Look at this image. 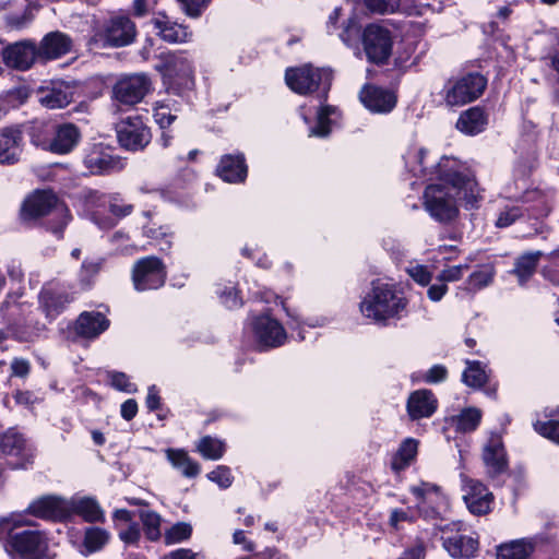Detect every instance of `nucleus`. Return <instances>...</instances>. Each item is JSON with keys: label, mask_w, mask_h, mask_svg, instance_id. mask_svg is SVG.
Returning a JSON list of instances; mask_svg holds the SVG:
<instances>
[{"label": "nucleus", "mask_w": 559, "mask_h": 559, "mask_svg": "<svg viewBox=\"0 0 559 559\" xmlns=\"http://www.w3.org/2000/svg\"><path fill=\"white\" fill-rule=\"evenodd\" d=\"M418 440L406 438L394 454L391 467L394 472H401L408 467L416 459L418 452Z\"/></svg>", "instance_id": "obj_35"}, {"label": "nucleus", "mask_w": 559, "mask_h": 559, "mask_svg": "<svg viewBox=\"0 0 559 559\" xmlns=\"http://www.w3.org/2000/svg\"><path fill=\"white\" fill-rule=\"evenodd\" d=\"M0 447L4 454L20 455L24 450L25 440L20 433L10 430L3 435Z\"/></svg>", "instance_id": "obj_47"}, {"label": "nucleus", "mask_w": 559, "mask_h": 559, "mask_svg": "<svg viewBox=\"0 0 559 559\" xmlns=\"http://www.w3.org/2000/svg\"><path fill=\"white\" fill-rule=\"evenodd\" d=\"M136 26L127 15H114L93 35L90 45L94 48L123 47L133 43Z\"/></svg>", "instance_id": "obj_6"}, {"label": "nucleus", "mask_w": 559, "mask_h": 559, "mask_svg": "<svg viewBox=\"0 0 559 559\" xmlns=\"http://www.w3.org/2000/svg\"><path fill=\"white\" fill-rule=\"evenodd\" d=\"M448 371L445 367L436 365L431 367L424 377V380L428 383H438L447 378Z\"/></svg>", "instance_id": "obj_60"}, {"label": "nucleus", "mask_w": 559, "mask_h": 559, "mask_svg": "<svg viewBox=\"0 0 559 559\" xmlns=\"http://www.w3.org/2000/svg\"><path fill=\"white\" fill-rule=\"evenodd\" d=\"M456 524L447 525L442 531V546L454 559H469L478 551V540L472 536L463 535L454 530Z\"/></svg>", "instance_id": "obj_14"}, {"label": "nucleus", "mask_w": 559, "mask_h": 559, "mask_svg": "<svg viewBox=\"0 0 559 559\" xmlns=\"http://www.w3.org/2000/svg\"><path fill=\"white\" fill-rule=\"evenodd\" d=\"M285 80L292 91L305 95L314 92L321 84L324 90H328L331 83V72L306 64L287 69Z\"/></svg>", "instance_id": "obj_8"}, {"label": "nucleus", "mask_w": 559, "mask_h": 559, "mask_svg": "<svg viewBox=\"0 0 559 559\" xmlns=\"http://www.w3.org/2000/svg\"><path fill=\"white\" fill-rule=\"evenodd\" d=\"M483 461L490 477L504 473L508 460L502 439L499 435H491L483 449Z\"/></svg>", "instance_id": "obj_18"}, {"label": "nucleus", "mask_w": 559, "mask_h": 559, "mask_svg": "<svg viewBox=\"0 0 559 559\" xmlns=\"http://www.w3.org/2000/svg\"><path fill=\"white\" fill-rule=\"evenodd\" d=\"M407 300L394 284L376 281L360 302L361 314L379 324L400 320L406 312Z\"/></svg>", "instance_id": "obj_2"}, {"label": "nucleus", "mask_w": 559, "mask_h": 559, "mask_svg": "<svg viewBox=\"0 0 559 559\" xmlns=\"http://www.w3.org/2000/svg\"><path fill=\"white\" fill-rule=\"evenodd\" d=\"M166 280L165 265L156 257H146L138 260L132 269V281L138 292L157 289Z\"/></svg>", "instance_id": "obj_9"}, {"label": "nucleus", "mask_w": 559, "mask_h": 559, "mask_svg": "<svg viewBox=\"0 0 559 559\" xmlns=\"http://www.w3.org/2000/svg\"><path fill=\"white\" fill-rule=\"evenodd\" d=\"M26 513L38 519L60 521L69 516L68 499L59 496H43L34 500Z\"/></svg>", "instance_id": "obj_17"}, {"label": "nucleus", "mask_w": 559, "mask_h": 559, "mask_svg": "<svg viewBox=\"0 0 559 559\" xmlns=\"http://www.w3.org/2000/svg\"><path fill=\"white\" fill-rule=\"evenodd\" d=\"M140 519L144 525L145 534L148 539L151 540H157L162 533H160V522L162 519L159 514H157L154 511H142L140 513Z\"/></svg>", "instance_id": "obj_48"}, {"label": "nucleus", "mask_w": 559, "mask_h": 559, "mask_svg": "<svg viewBox=\"0 0 559 559\" xmlns=\"http://www.w3.org/2000/svg\"><path fill=\"white\" fill-rule=\"evenodd\" d=\"M414 516L406 510L394 509L391 511L389 523L390 525L399 530L402 522H413Z\"/></svg>", "instance_id": "obj_58"}, {"label": "nucleus", "mask_w": 559, "mask_h": 559, "mask_svg": "<svg viewBox=\"0 0 559 559\" xmlns=\"http://www.w3.org/2000/svg\"><path fill=\"white\" fill-rule=\"evenodd\" d=\"M80 136L79 129L72 123L40 124L34 128L32 142L52 153L67 154L76 146Z\"/></svg>", "instance_id": "obj_5"}, {"label": "nucleus", "mask_w": 559, "mask_h": 559, "mask_svg": "<svg viewBox=\"0 0 559 559\" xmlns=\"http://www.w3.org/2000/svg\"><path fill=\"white\" fill-rule=\"evenodd\" d=\"M427 155L424 148L408 153L406 166L415 177L439 181L426 188L424 207L433 219L448 223L457 216L459 201L474 205L479 195L478 185L469 169L456 158L443 156L429 169Z\"/></svg>", "instance_id": "obj_1"}, {"label": "nucleus", "mask_w": 559, "mask_h": 559, "mask_svg": "<svg viewBox=\"0 0 559 559\" xmlns=\"http://www.w3.org/2000/svg\"><path fill=\"white\" fill-rule=\"evenodd\" d=\"M362 44L370 62L383 63L391 55L392 38L390 32L378 24H370L365 28Z\"/></svg>", "instance_id": "obj_11"}, {"label": "nucleus", "mask_w": 559, "mask_h": 559, "mask_svg": "<svg viewBox=\"0 0 559 559\" xmlns=\"http://www.w3.org/2000/svg\"><path fill=\"white\" fill-rule=\"evenodd\" d=\"M544 255L543 252L526 253L521 255L514 267V273L519 277V283L523 285L535 272L538 259Z\"/></svg>", "instance_id": "obj_39"}, {"label": "nucleus", "mask_w": 559, "mask_h": 559, "mask_svg": "<svg viewBox=\"0 0 559 559\" xmlns=\"http://www.w3.org/2000/svg\"><path fill=\"white\" fill-rule=\"evenodd\" d=\"M163 63L157 68L165 71L168 76H191L193 69L191 62L182 53L164 55Z\"/></svg>", "instance_id": "obj_34"}, {"label": "nucleus", "mask_w": 559, "mask_h": 559, "mask_svg": "<svg viewBox=\"0 0 559 559\" xmlns=\"http://www.w3.org/2000/svg\"><path fill=\"white\" fill-rule=\"evenodd\" d=\"M495 270L491 265H485L480 270L473 272L466 281V289L471 292L487 287L493 280Z\"/></svg>", "instance_id": "obj_44"}, {"label": "nucleus", "mask_w": 559, "mask_h": 559, "mask_svg": "<svg viewBox=\"0 0 559 559\" xmlns=\"http://www.w3.org/2000/svg\"><path fill=\"white\" fill-rule=\"evenodd\" d=\"M534 427L539 435L559 444V420L538 421Z\"/></svg>", "instance_id": "obj_53"}, {"label": "nucleus", "mask_w": 559, "mask_h": 559, "mask_svg": "<svg viewBox=\"0 0 559 559\" xmlns=\"http://www.w3.org/2000/svg\"><path fill=\"white\" fill-rule=\"evenodd\" d=\"M463 499L468 510L477 515L486 514L490 510L492 493L479 480L462 476Z\"/></svg>", "instance_id": "obj_16"}, {"label": "nucleus", "mask_w": 559, "mask_h": 559, "mask_svg": "<svg viewBox=\"0 0 559 559\" xmlns=\"http://www.w3.org/2000/svg\"><path fill=\"white\" fill-rule=\"evenodd\" d=\"M84 163L90 171L96 175L111 174L124 167V163L120 157L97 150L91 152L85 157Z\"/></svg>", "instance_id": "obj_26"}, {"label": "nucleus", "mask_w": 559, "mask_h": 559, "mask_svg": "<svg viewBox=\"0 0 559 559\" xmlns=\"http://www.w3.org/2000/svg\"><path fill=\"white\" fill-rule=\"evenodd\" d=\"M11 371L14 377H26L29 372V362L22 358H15L11 362Z\"/></svg>", "instance_id": "obj_64"}, {"label": "nucleus", "mask_w": 559, "mask_h": 559, "mask_svg": "<svg viewBox=\"0 0 559 559\" xmlns=\"http://www.w3.org/2000/svg\"><path fill=\"white\" fill-rule=\"evenodd\" d=\"M69 516L80 515L90 523L104 522V510L95 498L92 497H72L68 499Z\"/></svg>", "instance_id": "obj_25"}, {"label": "nucleus", "mask_w": 559, "mask_h": 559, "mask_svg": "<svg viewBox=\"0 0 559 559\" xmlns=\"http://www.w3.org/2000/svg\"><path fill=\"white\" fill-rule=\"evenodd\" d=\"M523 212L530 217L539 218L548 215L550 212L549 198L538 189L525 191L519 199Z\"/></svg>", "instance_id": "obj_29"}, {"label": "nucleus", "mask_w": 559, "mask_h": 559, "mask_svg": "<svg viewBox=\"0 0 559 559\" xmlns=\"http://www.w3.org/2000/svg\"><path fill=\"white\" fill-rule=\"evenodd\" d=\"M49 214L58 218V225L50 226L52 233L61 235L70 221V214L68 207L60 203L52 192L46 190L36 191L24 201L21 210V216L24 221H31Z\"/></svg>", "instance_id": "obj_4"}, {"label": "nucleus", "mask_w": 559, "mask_h": 559, "mask_svg": "<svg viewBox=\"0 0 559 559\" xmlns=\"http://www.w3.org/2000/svg\"><path fill=\"white\" fill-rule=\"evenodd\" d=\"M165 454L171 466L178 469L185 477L193 478L200 474V464L193 461L185 450L166 449Z\"/></svg>", "instance_id": "obj_32"}, {"label": "nucleus", "mask_w": 559, "mask_h": 559, "mask_svg": "<svg viewBox=\"0 0 559 559\" xmlns=\"http://www.w3.org/2000/svg\"><path fill=\"white\" fill-rule=\"evenodd\" d=\"M109 539V534L99 527H90L85 532L84 547L87 552H94L104 547Z\"/></svg>", "instance_id": "obj_45"}, {"label": "nucleus", "mask_w": 559, "mask_h": 559, "mask_svg": "<svg viewBox=\"0 0 559 559\" xmlns=\"http://www.w3.org/2000/svg\"><path fill=\"white\" fill-rule=\"evenodd\" d=\"M366 7L376 13H393L400 5L399 0H365Z\"/></svg>", "instance_id": "obj_54"}, {"label": "nucleus", "mask_w": 559, "mask_h": 559, "mask_svg": "<svg viewBox=\"0 0 559 559\" xmlns=\"http://www.w3.org/2000/svg\"><path fill=\"white\" fill-rule=\"evenodd\" d=\"M409 490L421 503H438L443 500L440 487L431 483L421 481L412 486Z\"/></svg>", "instance_id": "obj_42"}, {"label": "nucleus", "mask_w": 559, "mask_h": 559, "mask_svg": "<svg viewBox=\"0 0 559 559\" xmlns=\"http://www.w3.org/2000/svg\"><path fill=\"white\" fill-rule=\"evenodd\" d=\"M176 117L169 104L158 103L154 107V119L163 129L169 127Z\"/></svg>", "instance_id": "obj_50"}, {"label": "nucleus", "mask_w": 559, "mask_h": 559, "mask_svg": "<svg viewBox=\"0 0 559 559\" xmlns=\"http://www.w3.org/2000/svg\"><path fill=\"white\" fill-rule=\"evenodd\" d=\"M359 96L361 103L373 112H389L396 104V98L391 92L376 86H365Z\"/></svg>", "instance_id": "obj_23"}, {"label": "nucleus", "mask_w": 559, "mask_h": 559, "mask_svg": "<svg viewBox=\"0 0 559 559\" xmlns=\"http://www.w3.org/2000/svg\"><path fill=\"white\" fill-rule=\"evenodd\" d=\"M107 212L116 218H122L130 215L133 211V205L124 202L118 195H109Z\"/></svg>", "instance_id": "obj_49"}, {"label": "nucleus", "mask_w": 559, "mask_h": 559, "mask_svg": "<svg viewBox=\"0 0 559 559\" xmlns=\"http://www.w3.org/2000/svg\"><path fill=\"white\" fill-rule=\"evenodd\" d=\"M251 326L254 340L260 348L282 346L287 338L284 326L270 314L255 317Z\"/></svg>", "instance_id": "obj_12"}, {"label": "nucleus", "mask_w": 559, "mask_h": 559, "mask_svg": "<svg viewBox=\"0 0 559 559\" xmlns=\"http://www.w3.org/2000/svg\"><path fill=\"white\" fill-rule=\"evenodd\" d=\"M522 216H523V209L520 205L506 207L499 214L496 225L498 227H508Z\"/></svg>", "instance_id": "obj_55"}, {"label": "nucleus", "mask_w": 559, "mask_h": 559, "mask_svg": "<svg viewBox=\"0 0 559 559\" xmlns=\"http://www.w3.org/2000/svg\"><path fill=\"white\" fill-rule=\"evenodd\" d=\"M72 39L64 33L51 32L37 46L39 60H52L71 51Z\"/></svg>", "instance_id": "obj_20"}, {"label": "nucleus", "mask_w": 559, "mask_h": 559, "mask_svg": "<svg viewBox=\"0 0 559 559\" xmlns=\"http://www.w3.org/2000/svg\"><path fill=\"white\" fill-rule=\"evenodd\" d=\"M117 136L122 147L139 151L151 142L152 133L140 117H129L117 126Z\"/></svg>", "instance_id": "obj_13"}, {"label": "nucleus", "mask_w": 559, "mask_h": 559, "mask_svg": "<svg viewBox=\"0 0 559 559\" xmlns=\"http://www.w3.org/2000/svg\"><path fill=\"white\" fill-rule=\"evenodd\" d=\"M190 16H199L201 11L209 4L211 0H178Z\"/></svg>", "instance_id": "obj_57"}, {"label": "nucleus", "mask_w": 559, "mask_h": 559, "mask_svg": "<svg viewBox=\"0 0 559 559\" xmlns=\"http://www.w3.org/2000/svg\"><path fill=\"white\" fill-rule=\"evenodd\" d=\"M143 234L145 237L152 239V241L162 251L170 249L173 243V231L167 225H158L156 222H148L143 225Z\"/></svg>", "instance_id": "obj_38"}, {"label": "nucleus", "mask_w": 559, "mask_h": 559, "mask_svg": "<svg viewBox=\"0 0 559 559\" xmlns=\"http://www.w3.org/2000/svg\"><path fill=\"white\" fill-rule=\"evenodd\" d=\"M218 176L227 182H241L247 177V166L241 154H228L222 157L217 167Z\"/></svg>", "instance_id": "obj_28"}, {"label": "nucleus", "mask_w": 559, "mask_h": 559, "mask_svg": "<svg viewBox=\"0 0 559 559\" xmlns=\"http://www.w3.org/2000/svg\"><path fill=\"white\" fill-rule=\"evenodd\" d=\"M32 525L25 514L12 513L0 519V539L9 537L7 549L26 559H39L48 549V539L44 532L26 530L13 533V530Z\"/></svg>", "instance_id": "obj_3"}, {"label": "nucleus", "mask_w": 559, "mask_h": 559, "mask_svg": "<svg viewBox=\"0 0 559 559\" xmlns=\"http://www.w3.org/2000/svg\"><path fill=\"white\" fill-rule=\"evenodd\" d=\"M487 80L479 73L449 79L442 88L447 107H460L477 99L485 91Z\"/></svg>", "instance_id": "obj_7"}, {"label": "nucleus", "mask_w": 559, "mask_h": 559, "mask_svg": "<svg viewBox=\"0 0 559 559\" xmlns=\"http://www.w3.org/2000/svg\"><path fill=\"white\" fill-rule=\"evenodd\" d=\"M336 114V108L332 106H323L320 108L317 115V124L310 130L311 136H326L331 131L333 120L331 116Z\"/></svg>", "instance_id": "obj_43"}, {"label": "nucleus", "mask_w": 559, "mask_h": 559, "mask_svg": "<svg viewBox=\"0 0 559 559\" xmlns=\"http://www.w3.org/2000/svg\"><path fill=\"white\" fill-rule=\"evenodd\" d=\"M409 276L419 285L426 286L430 283L432 275L424 265H414L407 270Z\"/></svg>", "instance_id": "obj_56"}, {"label": "nucleus", "mask_w": 559, "mask_h": 559, "mask_svg": "<svg viewBox=\"0 0 559 559\" xmlns=\"http://www.w3.org/2000/svg\"><path fill=\"white\" fill-rule=\"evenodd\" d=\"M192 534V526L186 522H178L168 528L164 534L166 545H174L188 540Z\"/></svg>", "instance_id": "obj_46"}, {"label": "nucleus", "mask_w": 559, "mask_h": 559, "mask_svg": "<svg viewBox=\"0 0 559 559\" xmlns=\"http://www.w3.org/2000/svg\"><path fill=\"white\" fill-rule=\"evenodd\" d=\"M69 301L66 294L53 288H44L39 296L40 306L48 318L59 314Z\"/></svg>", "instance_id": "obj_36"}, {"label": "nucleus", "mask_w": 559, "mask_h": 559, "mask_svg": "<svg viewBox=\"0 0 559 559\" xmlns=\"http://www.w3.org/2000/svg\"><path fill=\"white\" fill-rule=\"evenodd\" d=\"M22 132L16 128L0 130V164H14L22 154Z\"/></svg>", "instance_id": "obj_24"}, {"label": "nucleus", "mask_w": 559, "mask_h": 559, "mask_svg": "<svg viewBox=\"0 0 559 559\" xmlns=\"http://www.w3.org/2000/svg\"><path fill=\"white\" fill-rule=\"evenodd\" d=\"M466 369L463 372L462 380L463 382L471 386L478 389L483 386L488 379V374L485 366H483L479 361H466Z\"/></svg>", "instance_id": "obj_40"}, {"label": "nucleus", "mask_w": 559, "mask_h": 559, "mask_svg": "<svg viewBox=\"0 0 559 559\" xmlns=\"http://www.w3.org/2000/svg\"><path fill=\"white\" fill-rule=\"evenodd\" d=\"M438 406L433 393L427 389L414 391L406 404L407 414L412 420H419L432 416Z\"/></svg>", "instance_id": "obj_21"}, {"label": "nucleus", "mask_w": 559, "mask_h": 559, "mask_svg": "<svg viewBox=\"0 0 559 559\" xmlns=\"http://www.w3.org/2000/svg\"><path fill=\"white\" fill-rule=\"evenodd\" d=\"M207 478L216 483L221 488L226 489L233 484V475L230 468L225 465L217 466L214 471L210 472Z\"/></svg>", "instance_id": "obj_52"}, {"label": "nucleus", "mask_w": 559, "mask_h": 559, "mask_svg": "<svg viewBox=\"0 0 559 559\" xmlns=\"http://www.w3.org/2000/svg\"><path fill=\"white\" fill-rule=\"evenodd\" d=\"M204 557L200 552H194L192 549L189 548H179L171 552H169L167 556H165V559H203Z\"/></svg>", "instance_id": "obj_63"}, {"label": "nucleus", "mask_w": 559, "mask_h": 559, "mask_svg": "<svg viewBox=\"0 0 559 559\" xmlns=\"http://www.w3.org/2000/svg\"><path fill=\"white\" fill-rule=\"evenodd\" d=\"M197 449L204 459L219 460L225 452V443L219 439L205 436L200 439Z\"/></svg>", "instance_id": "obj_41"}, {"label": "nucleus", "mask_w": 559, "mask_h": 559, "mask_svg": "<svg viewBox=\"0 0 559 559\" xmlns=\"http://www.w3.org/2000/svg\"><path fill=\"white\" fill-rule=\"evenodd\" d=\"M73 99V90L64 82L51 83L39 91V102L48 109L67 107Z\"/></svg>", "instance_id": "obj_22"}, {"label": "nucleus", "mask_w": 559, "mask_h": 559, "mask_svg": "<svg viewBox=\"0 0 559 559\" xmlns=\"http://www.w3.org/2000/svg\"><path fill=\"white\" fill-rule=\"evenodd\" d=\"M109 326V321L105 318V316L100 312H83L76 320L75 330L78 334L87 337L94 338L97 337L100 333L106 331Z\"/></svg>", "instance_id": "obj_30"}, {"label": "nucleus", "mask_w": 559, "mask_h": 559, "mask_svg": "<svg viewBox=\"0 0 559 559\" xmlns=\"http://www.w3.org/2000/svg\"><path fill=\"white\" fill-rule=\"evenodd\" d=\"M468 269L469 265L467 263L447 266L439 273L437 280L444 284L460 281Z\"/></svg>", "instance_id": "obj_51"}, {"label": "nucleus", "mask_w": 559, "mask_h": 559, "mask_svg": "<svg viewBox=\"0 0 559 559\" xmlns=\"http://www.w3.org/2000/svg\"><path fill=\"white\" fill-rule=\"evenodd\" d=\"M109 195H105L97 191H90L85 197V207L92 221H94L100 228L112 227L115 222L106 217L107 204Z\"/></svg>", "instance_id": "obj_27"}, {"label": "nucleus", "mask_w": 559, "mask_h": 559, "mask_svg": "<svg viewBox=\"0 0 559 559\" xmlns=\"http://www.w3.org/2000/svg\"><path fill=\"white\" fill-rule=\"evenodd\" d=\"M151 85L150 78L143 73L122 76L112 87V98L119 104L133 106L144 98Z\"/></svg>", "instance_id": "obj_10"}, {"label": "nucleus", "mask_w": 559, "mask_h": 559, "mask_svg": "<svg viewBox=\"0 0 559 559\" xmlns=\"http://www.w3.org/2000/svg\"><path fill=\"white\" fill-rule=\"evenodd\" d=\"M487 124V117L479 107H472L463 111L457 121L456 129L464 134L474 135L481 132Z\"/></svg>", "instance_id": "obj_31"}, {"label": "nucleus", "mask_w": 559, "mask_h": 559, "mask_svg": "<svg viewBox=\"0 0 559 559\" xmlns=\"http://www.w3.org/2000/svg\"><path fill=\"white\" fill-rule=\"evenodd\" d=\"M111 384L116 389L128 393L135 391V386L129 381L128 377L124 373H114L111 376Z\"/></svg>", "instance_id": "obj_61"}, {"label": "nucleus", "mask_w": 559, "mask_h": 559, "mask_svg": "<svg viewBox=\"0 0 559 559\" xmlns=\"http://www.w3.org/2000/svg\"><path fill=\"white\" fill-rule=\"evenodd\" d=\"M222 302L229 309H235L241 306V299L235 287H230L221 293Z\"/></svg>", "instance_id": "obj_59"}, {"label": "nucleus", "mask_w": 559, "mask_h": 559, "mask_svg": "<svg viewBox=\"0 0 559 559\" xmlns=\"http://www.w3.org/2000/svg\"><path fill=\"white\" fill-rule=\"evenodd\" d=\"M155 34L164 41L170 44L187 43L191 40L192 32L188 26L177 23L165 14H157L151 20Z\"/></svg>", "instance_id": "obj_19"}, {"label": "nucleus", "mask_w": 559, "mask_h": 559, "mask_svg": "<svg viewBox=\"0 0 559 559\" xmlns=\"http://www.w3.org/2000/svg\"><path fill=\"white\" fill-rule=\"evenodd\" d=\"M119 537L128 545L135 544L140 538V530L138 525L131 524L126 530L120 531Z\"/></svg>", "instance_id": "obj_62"}, {"label": "nucleus", "mask_w": 559, "mask_h": 559, "mask_svg": "<svg viewBox=\"0 0 559 559\" xmlns=\"http://www.w3.org/2000/svg\"><path fill=\"white\" fill-rule=\"evenodd\" d=\"M7 67L25 71L39 59L37 46L32 40H21L0 48Z\"/></svg>", "instance_id": "obj_15"}, {"label": "nucleus", "mask_w": 559, "mask_h": 559, "mask_svg": "<svg viewBox=\"0 0 559 559\" xmlns=\"http://www.w3.org/2000/svg\"><path fill=\"white\" fill-rule=\"evenodd\" d=\"M481 412L476 407H466L460 414L451 416L448 424L455 431L467 433L477 429L481 420Z\"/></svg>", "instance_id": "obj_33"}, {"label": "nucleus", "mask_w": 559, "mask_h": 559, "mask_svg": "<svg viewBox=\"0 0 559 559\" xmlns=\"http://www.w3.org/2000/svg\"><path fill=\"white\" fill-rule=\"evenodd\" d=\"M533 551L534 544L531 540H513L498 547L497 559H530Z\"/></svg>", "instance_id": "obj_37"}]
</instances>
